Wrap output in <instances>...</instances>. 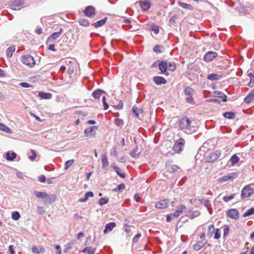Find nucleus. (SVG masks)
<instances>
[{"label":"nucleus","mask_w":254,"mask_h":254,"mask_svg":"<svg viewBox=\"0 0 254 254\" xmlns=\"http://www.w3.org/2000/svg\"><path fill=\"white\" fill-rule=\"evenodd\" d=\"M95 249H92L90 247H87L82 250L83 253H87L88 254H94L95 252Z\"/></svg>","instance_id":"34"},{"label":"nucleus","mask_w":254,"mask_h":254,"mask_svg":"<svg viewBox=\"0 0 254 254\" xmlns=\"http://www.w3.org/2000/svg\"><path fill=\"white\" fill-rule=\"evenodd\" d=\"M221 155V152L219 150H216L213 152H211L206 158V160L208 162H213L217 160Z\"/></svg>","instance_id":"8"},{"label":"nucleus","mask_w":254,"mask_h":254,"mask_svg":"<svg viewBox=\"0 0 254 254\" xmlns=\"http://www.w3.org/2000/svg\"><path fill=\"white\" fill-rule=\"evenodd\" d=\"M178 4L179 6H180L182 8L186 9H192L191 5L190 4H188L186 3H184V2H183L181 1H179Z\"/></svg>","instance_id":"36"},{"label":"nucleus","mask_w":254,"mask_h":254,"mask_svg":"<svg viewBox=\"0 0 254 254\" xmlns=\"http://www.w3.org/2000/svg\"><path fill=\"white\" fill-rule=\"evenodd\" d=\"M112 167L114 169V171L117 173V174L121 177L122 178H125L126 177V175L125 174L122 173L120 172V168L116 165V164H112Z\"/></svg>","instance_id":"30"},{"label":"nucleus","mask_w":254,"mask_h":254,"mask_svg":"<svg viewBox=\"0 0 254 254\" xmlns=\"http://www.w3.org/2000/svg\"><path fill=\"white\" fill-rule=\"evenodd\" d=\"M234 196H235V194L233 193V194H231L229 196L226 195V196H224L223 198V199L224 201L228 202V201L232 200V199H233Z\"/></svg>","instance_id":"53"},{"label":"nucleus","mask_w":254,"mask_h":254,"mask_svg":"<svg viewBox=\"0 0 254 254\" xmlns=\"http://www.w3.org/2000/svg\"><path fill=\"white\" fill-rule=\"evenodd\" d=\"M45 211L44 208L42 206H38L37 208V213L40 214H43L45 213Z\"/></svg>","instance_id":"61"},{"label":"nucleus","mask_w":254,"mask_h":254,"mask_svg":"<svg viewBox=\"0 0 254 254\" xmlns=\"http://www.w3.org/2000/svg\"><path fill=\"white\" fill-rule=\"evenodd\" d=\"M227 216L230 218L236 220L239 217L238 211L236 209H231L227 212Z\"/></svg>","instance_id":"14"},{"label":"nucleus","mask_w":254,"mask_h":254,"mask_svg":"<svg viewBox=\"0 0 254 254\" xmlns=\"http://www.w3.org/2000/svg\"><path fill=\"white\" fill-rule=\"evenodd\" d=\"M214 238L215 239H218L220 237V233H219V229H217L215 230Z\"/></svg>","instance_id":"62"},{"label":"nucleus","mask_w":254,"mask_h":254,"mask_svg":"<svg viewBox=\"0 0 254 254\" xmlns=\"http://www.w3.org/2000/svg\"><path fill=\"white\" fill-rule=\"evenodd\" d=\"M214 96L222 99L223 101H227V96L222 92L219 91H215L214 92Z\"/></svg>","instance_id":"24"},{"label":"nucleus","mask_w":254,"mask_h":254,"mask_svg":"<svg viewBox=\"0 0 254 254\" xmlns=\"http://www.w3.org/2000/svg\"><path fill=\"white\" fill-rule=\"evenodd\" d=\"M110 153L112 155H114V156L117 157L118 155L117 148L115 147H113V148L111 150Z\"/></svg>","instance_id":"59"},{"label":"nucleus","mask_w":254,"mask_h":254,"mask_svg":"<svg viewBox=\"0 0 254 254\" xmlns=\"http://www.w3.org/2000/svg\"><path fill=\"white\" fill-rule=\"evenodd\" d=\"M215 229L213 225H210L208 227V232L207 235L211 237L213 233L214 232Z\"/></svg>","instance_id":"38"},{"label":"nucleus","mask_w":254,"mask_h":254,"mask_svg":"<svg viewBox=\"0 0 254 254\" xmlns=\"http://www.w3.org/2000/svg\"><path fill=\"white\" fill-rule=\"evenodd\" d=\"M218 54L215 52L209 51L206 52L203 57V59L205 62H210L216 58Z\"/></svg>","instance_id":"10"},{"label":"nucleus","mask_w":254,"mask_h":254,"mask_svg":"<svg viewBox=\"0 0 254 254\" xmlns=\"http://www.w3.org/2000/svg\"><path fill=\"white\" fill-rule=\"evenodd\" d=\"M115 124L118 127L122 126L124 124V122L122 119L117 118L115 120Z\"/></svg>","instance_id":"54"},{"label":"nucleus","mask_w":254,"mask_h":254,"mask_svg":"<svg viewBox=\"0 0 254 254\" xmlns=\"http://www.w3.org/2000/svg\"><path fill=\"white\" fill-rule=\"evenodd\" d=\"M179 126L181 129L188 134L194 132L197 129L195 123L187 117H183L180 120Z\"/></svg>","instance_id":"1"},{"label":"nucleus","mask_w":254,"mask_h":254,"mask_svg":"<svg viewBox=\"0 0 254 254\" xmlns=\"http://www.w3.org/2000/svg\"><path fill=\"white\" fill-rule=\"evenodd\" d=\"M230 161L231 162V164L232 165H234L239 162V158L236 154H234L231 157Z\"/></svg>","instance_id":"48"},{"label":"nucleus","mask_w":254,"mask_h":254,"mask_svg":"<svg viewBox=\"0 0 254 254\" xmlns=\"http://www.w3.org/2000/svg\"><path fill=\"white\" fill-rule=\"evenodd\" d=\"M11 217L13 220H17L20 218V214L17 211H14L12 212Z\"/></svg>","instance_id":"49"},{"label":"nucleus","mask_w":254,"mask_h":254,"mask_svg":"<svg viewBox=\"0 0 254 254\" xmlns=\"http://www.w3.org/2000/svg\"><path fill=\"white\" fill-rule=\"evenodd\" d=\"M139 148L137 145L131 151H130V155L134 158L137 157L140 154V152H138Z\"/></svg>","instance_id":"26"},{"label":"nucleus","mask_w":254,"mask_h":254,"mask_svg":"<svg viewBox=\"0 0 254 254\" xmlns=\"http://www.w3.org/2000/svg\"><path fill=\"white\" fill-rule=\"evenodd\" d=\"M38 181L41 183H44L46 181V177L43 175L40 176L38 178Z\"/></svg>","instance_id":"63"},{"label":"nucleus","mask_w":254,"mask_h":254,"mask_svg":"<svg viewBox=\"0 0 254 254\" xmlns=\"http://www.w3.org/2000/svg\"><path fill=\"white\" fill-rule=\"evenodd\" d=\"M107 20V17H105L103 19L100 20L93 24L94 27L96 28L100 27L105 24Z\"/></svg>","instance_id":"25"},{"label":"nucleus","mask_w":254,"mask_h":254,"mask_svg":"<svg viewBox=\"0 0 254 254\" xmlns=\"http://www.w3.org/2000/svg\"><path fill=\"white\" fill-rule=\"evenodd\" d=\"M8 250L10 253V254H15V251L13 248V246L12 245H10L8 247Z\"/></svg>","instance_id":"64"},{"label":"nucleus","mask_w":254,"mask_h":254,"mask_svg":"<svg viewBox=\"0 0 254 254\" xmlns=\"http://www.w3.org/2000/svg\"><path fill=\"white\" fill-rule=\"evenodd\" d=\"M170 200L168 199H165L159 201L156 203L155 207L158 209H164L168 206Z\"/></svg>","instance_id":"12"},{"label":"nucleus","mask_w":254,"mask_h":254,"mask_svg":"<svg viewBox=\"0 0 254 254\" xmlns=\"http://www.w3.org/2000/svg\"><path fill=\"white\" fill-rule=\"evenodd\" d=\"M151 30L154 32L155 34H157L159 32V26L154 24H152L151 26Z\"/></svg>","instance_id":"50"},{"label":"nucleus","mask_w":254,"mask_h":254,"mask_svg":"<svg viewBox=\"0 0 254 254\" xmlns=\"http://www.w3.org/2000/svg\"><path fill=\"white\" fill-rule=\"evenodd\" d=\"M254 214V208H251L246 211L243 214L244 217H247Z\"/></svg>","instance_id":"41"},{"label":"nucleus","mask_w":254,"mask_h":254,"mask_svg":"<svg viewBox=\"0 0 254 254\" xmlns=\"http://www.w3.org/2000/svg\"><path fill=\"white\" fill-rule=\"evenodd\" d=\"M19 85L24 88H29L32 87V85L26 82H20L19 83Z\"/></svg>","instance_id":"60"},{"label":"nucleus","mask_w":254,"mask_h":254,"mask_svg":"<svg viewBox=\"0 0 254 254\" xmlns=\"http://www.w3.org/2000/svg\"><path fill=\"white\" fill-rule=\"evenodd\" d=\"M22 63L30 67H33L36 64L34 58L30 55L23 56L21 58Z\"/></svg>","instance_id":"3"},{"label":"nucleus","mask_w":254,"mask_h":254,"mask_svg":"<svg viewBox=\"0 0 254 254\" xmlns=\"http://www.w3.org/2000/svg\"><path fill=\"white\" fill-rule=\"evenodd\" d=\"M15 48L14 46L9 47L6 50V56L7 58H11L12 56L13 53L15 51Z\"/></svg>","instance_id":"33"},{"label":"nucleus","mask_w":254,"mask_h":254,"mask_svg":"<svg viewBox=\"0 0 254 254\" xmlns=\"http://www.w3.org/2000/svg\"><path fill=\"white\" fill-rule=\"evenodd\" d=\"M154 82L157 85L164 84L166 83V80L161 76H155L153 78Z\"/></svg>","instance_id":"15"},{"label":"nucleus","mask_w":254,"mask_h":254,"mask_svg":"<svg viewBox=\"0 0 254 254\" xmlns=\"http://www.w3.org/2000/svg\"><path fill=\"white\" fill-rule=\"evenodd\" d=\"M44 251V249L43 248H38L36 246H34L32 249V252L34 254H39L40 253H43Z\"/></svg>","instance_id":"32"},{"label":"nucleus","mask_w":254,"mask_h":254,"mask_svg":"<svg viewBox=\"0 0 254 254\" xmlns=\"http://www.w3.org/2000/svg\"><path fill=\"white\" fill-rule=\"evenodd\" d=\"M39 96L41 99H50L52 97V94L50 93H45L43 92H39Z\"/></svg>","instance_id":"21"},{"label":"nucleus","mask_w":254,"mask_h":254,"mask_svg":"<svg viewBox=\"0 0 254 254\" xmlns=\"http://www.w3.org/2000/svg\"><path fill=\"white\" fill-rule=\"evenodd\" d=\"M83 13L88 17H93L96 15L95 8L92 6H87L83 10Z\"/></svg>","instance_id":"7"},{"label":"nucleus","mask_w":254,"mask_h":254,"mask_svg":"<svg viewBox=\"0 0 254 254\" xmlns=\"http://www.w3.org/2000/svg\"><path fill=\"white\" fill-rule=\"evenodd\" d=\"M176 19H177L176 15H174V16H172L171 18L169 20L170 25H173Z\"/></svg>","instance_id":"57"},{"label":"nucleus","mask_w":254,"mask_h":254,"mask_svg":"<svg viewBox=\"0 0 254 254\" xmlns=\"http://www.w3.org/2000/svg\"><path fill=\"white\" fill-rule=\"evenodd\" d=\"M221 77V75L215 73H211L208 75L207 79L211 81L218 80H219Z\"/></svg>","instance_id":"27"},{"label":"nucleus","mask_w":254,"mask_h":254,"mask_svg":"<svg viewBox=\"0 0 254 254\" xmlns=\"http://www.w3.org/2000/svg\"><path fill=\"white\" fill-rule=\"evenodd\" d=\"M141 7L144 11H146L150 7V3L147 0L140 1Z\"/></svg>","instance_id":"23"},{"label":"nucleus","mask_w":254,"mask_h":254,"mask_svg":"<svg viewBox=\"0 0 254 254\" xmlns=\"http://www.w3.org/2000/svg\"><path fill=\"white\" fill-rule=\"evenodd\" d=\"M185 144V140L182 138H179L175 142L173 147V150L176 153L181 152L184 149Z\"/></svg>","instance_id":"4"},{"label":"nucleus","mask_w":254,"mask_h":254,"mask_svg":"<svg viewBox=\"0 0 254 254\" xmlns=\"http://www.w3.org/2000/svg\"><path fill=\"white\" fill-rule=\"evenodd\" d=\"M132 110L136 117H138L139 113L142 112V110L141 109L138 108L135 106H133Z\"/></svg>","instance_id":"45"},{"label":"nucleus","mask_w":254,"mask_h":254,"mask_svg":"<svg viewBox=\"0 0 254 254\" xmlns=\"http://www.w3.org/2000/svg\"><path fill=\"white\" fill-rule=\"evenodd\" d=\"M105 92L100 89H96L92 93V96L95 99H99L102 93H104Z\"/></svg>","instance_id":"22"},{"label":"nucleus","mask_w":254,"mask_h":254,"mask_svg":"<svg viewBox=\"0 0 254 254\" xmlns=\"http://www.w3.org/2000/svg\"><path fill=\"white\" fill-rule=\"evenodd\" d=\"M223 116L225 118L229 119H234L235 117V114L233 112H225L224 113Z\"/></svg>","instance_id":"40"},{"label":"nucleus","mask_w":254,"mask_h":254,"mask_svg":"<svg viewBox=\"0 0 254 254\" xmlns=\"http://www.w3.org/2000/svg\"><path fill=\"white\" fill-rule=\"evenodd\" d=\"M206 243V241L202 240L197 242L193 246V248L195 251H199L200 250Z\"/></svg>","instance_id":"16"},{"label":"nucleus","mask_w":254,"mask_h":254,"mask_svg":"<svg viewBox=\"0 0 254 254\" xmlns=\"http://www.w3.org/2000/svg\"><path fill=\"white\" fill-rule=\"evenodd\" d=\"M56 199V196L55 194L49 195L47 194V196L45 197L44 202L45 204H50L54 202Z\"/></svg>","instance_id":"18"},{"label":"nucleus","mask_w":254,"mask_h":254,"mask_svg":"<svg viewBox=\"0 0 254 254\" xmlns=\"http://www.w3.org/2000/svg\"><path fill=\"white\" fill-rule=\"evenodd\" d=\"M254 99V89L245 98L244 101L246 103H250Z\"/></svg>","instance_id":"17"},{"label":"nucleus","mask_w":254,"mask_h":254,"mask_svg":"<svg viewBox=\"0 0 254 254\" xmlns=\"http://www.w3.org/2000/svg\"><path fill=\"white\" fill-rule=\"evenodd\" d=\"M125 189V185L124 184H121L117 188L113 189L114 191L121 192Z\"/></svg>","instance_id":"42"},{"label":"nucleus","mask_w":254,"mask_h":254,"mask_svg":"<svg viewBox=\"0 0 254 254\" xmlns=\"http://www.w3.org/2000/svg\"><path fill=\"white\" fill-rule=\"evenodd\" d=\"M11 6L14 7H19L21 6L23 3V0H12L10 1Z\"/></svg>","instance_id":"28"},{"label":"nucleus","mask_w":254,"mask_h":254,"mask_svg":"<svg viewBox=\"0 0 254 254\" xmlns=\"http://www.w3.org/2000/svg\"><path fill=\"white\" fill-rule=\"evenodd\" d=\"M102 102H103V105H104V110L108 109V108H109V105L106 102V97H105V96H103V98H102Z\"/></svg>","instance_id":"58"},{"label":"nucleus","mask_w":254,"mask_h":254,"mask_svg":"<svg viewBox=\"0 0 254 254\" xmlns=\"http://www.w3.org/2000/svg\"><path fill=\"white\" fill-rule=\"evenodd\" d=\"M171 161L168 160L166 163V168L169 172L174 173L178 172L180 170L179 167L175 165H171Z\"/></svg>","instance_id":"11"},{"label":"nucleus","mask_w":254,"mask_h":254,"mask_svg":"<svg viewBox=\"0 0 254 254\" xmlns=\"http://www.w3.org/2000/svg\"><path fill=\"white\" fill-rule=\"evenodd\" d=\"M167 68L169 70L174 71L176 69V65L175 63L168 62Z\"/></svg>","instance_id":"46"},{"label":"nucleus","mask_w":254,"mask_h":254,"mask_svg":"<svg viewBox=\"0 0 254 254\" xmlns=\"http://www.w3.org/2000/svg\"><path fill=\"white\" fill-rule=\"evenodd\" d=\"M102 164L103 169H105L109 165L108 158L106 155H104L102 156Z\"/></svg>","instance_id":"31"},{"label":"nucleus","mask_w":254,"mask_h":254,"mask_svg":"<svg viewBox=\"0 0 254 254\" xmlns=\"http://www.w3.org/2000/svg\"><path fill=\"white\" fill-rule=\"evenodd\" d=\"M199 201L204 204V205L207 207V208H209L211 206L210 201L209 199H199Z\"/></svg>","instance_id":"47"},{"label":"nucleus","mask_w":254,"mask_h":254,"mask_svg":"<svg viewBox=\"0 0 254 254\" xmlns=\"http://www.w3.org/2000/svg\"><path fill=\"white\" fill-rule=\"evenodd\" d=\"M186 209V207L184 204H181L177 207L176 211H178V212L181 214Z\"/></svg>","instance_id":"51"},{"label":"nucleus","mask_w":254,"mask_h":254,"mask_svg":"<svg viewBox=\"0 0 254 254\" xmlns=\"http://www.w3.org/2000/svg\"><path fill=\"white\" fill-rule=\"evenodd\" d=\"M5 157L6 160L8 161H13L16 157V154L15 152L10 153L9 152H7L5 154Z\"/></svg>","instance_id":"29"},{"label":"nucleus","mask_w":254,"mask_h":254,"mask_svg":"<svg viewBox=\"0 0 254 254\" xmlns=\"http://www.w3.org/2000/svg\"><path fill=\"white\" fill-rule=\"evenodd\" d=\"M184 94L187 96L186 98V102L191 104H194V101L193 98V95L194 94L193 89L189 86H187L185 88Z\"/></svg>","instance_id":"2"},{"label":"nucleus","mask_w":254,"mask_h":254,"mask_svg":"<svg viewBox=\"0 0 254 254\" xmlns=\"http://www.w3.org/2000/svg\"><path fill=\"white\" fill-rule=\"evenodd\" d=\"M0 130L7 133H11L10 129L1 123H0Z\"/></svg>","instance_id":"43"},{"label":"nucleus","mask_w":254,"mask_h":254,"mask_svg":"<svg viewBox=\"0 0 254 254\" xmlns=\"http://www.w3.org/2000/svg\"><path fill=\"white\" fill-rule=\"evenodd\" d=\"M74 162V159H71V160H68V161H66L65 163L64 169L65 170L68 169L70 166H71L73 164Z\"/></svg>","instance_id":"52"},{"label":"nucleus","mask_w":254,"mask_h":254,"mask_svg":"<svg viewBox=\"0 0 254 254\" xmlns=\"http://www.w3.org/2000/svg\"><path fill=\"white\" fill-rule=\"evenodd\" d=\"M98 129V127L92 126L87 128L84 130V135L85 136L89 137H94L96 135V131Z\"/></svg>","instance_id":"6"},{"label":"nucleus","mask_w":254,"mask_h":254,"mask_svg":"<svg viewBox=\"0 0 254 254\" xmlns=\"http://www.w3.org/2000/svg\"><path fill=\"white\" fill-rule=\"evenodd\" d=\"M34 194L39 198H45V197L47 196V193L45 192L35 191H34Z\"/></svg>","instance_id":"35"},{"label":"nucleus","mask_w":254,"mask_h":254,"mask_svg":"<svg viewBox=\"0 0 254 254\" xmlns=\"http://www.w3.org/2000/svg\"><path fill=\"white\" fill-rule=\"evenodd\" d=\"M254 193V189L250 185L246 186L242 190L241 197L242 198L248 197Z\"/></svg>","instance_id":"5"},{"label":"nucleus","mask_w":254,"mask_h":254,"mask_svg":"<svg viewBox=\"0 0 254 254\" xmlns=\"http://www.w3.org/2000/svg\"><path fill=\"white\" fill-rule=\"evenodd\" d=\"M79 23L80 25L84 27H87L90 25L89 21L86 19L81 18L79 20Z\"/></svg>","instance_id":"37"},{"label":"nucleus","mask_w":254,"mask_h":254,"mask_svg":"<svg viewBox=\"0 0 254 254\" xmlns=\"http://www.w3.org/2000/svg\"><path fill=\"white\" fill-rule=\"evenodd\" d=\"M237 177V175L236 173H231L227 175L223 176L220 178V180L222 181H227L230 180L234 179Z\"/></svg>","instance_id":"19"},{"label":"nucleus","mask_w":254,"mask_h":254,"mask_svg":"<svg viewBox=\"0 0 254 254\" xmlns=\"http://www.w3.org/2000/svg\"><path fill=\"white\" fill-rule=\"evenodd\" d=\"M141 235L140 233H138L137 234H136L132 239V243H136L137 242H138V240L141 237Z\"/></svg>","instance_id":"56"},{"label":"nucleus","mask_w":254,"mask_h":254,"mask_svg":"<svg viewBox=\"0 0 254 254\" xmlns=\"http://www.w3.org/2000/svg\"><path fill=\"white\" fill-rule=\"evenodd\" d=\"M109 201V198L107 197H101L99 200V204L102 206L107 204Z\"/></svg>","instance_id":"44"},{"label":"nucleus","mask_w":254,"mask_h":254,"mask_svg":"<svg viewBox=\"0 0 254 254\" xmlns=\"http://www.w3.org/2000/svg\"><path fill=\"white\" fill-rule=\"evenodd\" d=\"M249 76L250 78V81L248 83V86L250 87H253L254 86V75L253 73H249Z\"/></svg>","instance_id":"39"},{"label":"nucleus","mask_w":254,"mask_h":254,"mask_svg":"<svg viewBox=\"0 0 254 254\" xmlns=\"http://www.w3.org/2000/svg\"><path fill=\"white\" fill-rule=\"evenodd\" d=\"M116 226V224L114 222H111L107 224L105 226V229L104 230V233H106L108 231H112Z\"/></svg>","instance_id":"20"},{"label":"nucleus","mask_w":254,"mask_h":254,"mask_svg":"<svg viewBox=\"0 0 254 254\" xmlns=\"http://www.w3.org/2000/svg\"><path fill=\"white\" fill-rule=\"evenodd\" d=\"M158 66L159 69L161 70V73H163L165 75L169 74L167 71L168 62L165 61H162L159 64Z\"/></svg>","instance_id":"13"},{"label":"nucleus","mask_w":254,"mask_h":254,"mask_svg":"<svg viewBox=\"0 0 254 254\" xmlns=\"http://www.w3.org/2000/svg\"><path fill=\"white\" fill-rule=\"evenodd\" d=\"M63 31V29L61 28L59 32L53 33L48 38L47 44L54 43V41L61 36Z\"/></svg>","instance_id":"9"},{"label":"nucleus","mask_w":254,"mask_h":254,"mask_svg":"<svg viewBox=\"0 0 254 254\" xmlns=\"http://www.w3.org/2000/svg\"><path fill=\"white\" fill-rule=\"evenodd\" d=\"M31 152L32 153V155L30 156L29 157V159L31 161H34L35 159V158L36 157L37 153H36V151L35 150H33V149L31 150Z\"/></svg>","instance_id":"55"}]
</instances>
